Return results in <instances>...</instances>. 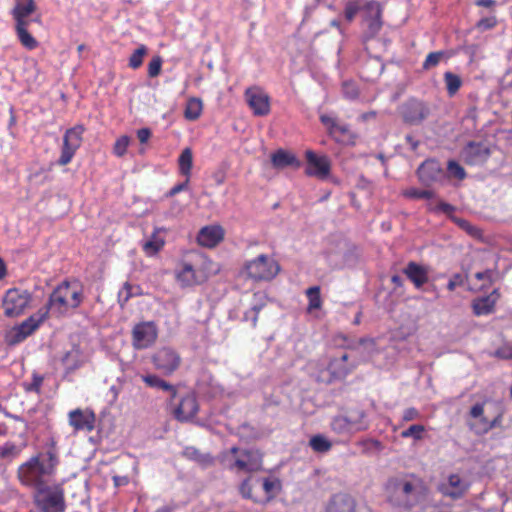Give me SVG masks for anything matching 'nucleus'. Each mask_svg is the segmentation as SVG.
Returning <instances> with one entry per match:
<instances>
[{"instance_id": "nucleus-53", "label": "nucleus", "mask_w": 512, "mask_h": 512, "mask_svg": "<svg viewBox=\"0 0 512 512\" xmlns=\"http://www.w3.org/2000/svg\"><path fill=\"white\" fill-rule=\"evenodd\" d=\"M133 286L126 282L123 288L119 291V302L123 306L133 296Z\"/></svg>"}, {"instance_id": "nucleus-7", "label": "nucleus", "mask_w": 512, "mask_h": 512, "mask_svg": "<svg viewBox=\"0 0 512 512\" xmlns=\"http://www.w3.org/2000/svg\"><path fill=\"white\" fill-rule=\"evenodd\" d=\"M32 300V295L27 290L18 288L9 289L2 300L4 315L9 318L18 317L24 313Z\"/></svg>"}, {"instance_id": "nucleus-37", "label": "nucleus", "mask_w": 512, "mask_h": 512, "mask_svg": "<svg viewBox=\"0 0 512 512\" xmlns=\"http://www.w3.org/2000/svg\"><path fill=\"white\" fill-rule=\"evenodd\" d=\"M444 80L446 83L447 91L450 95H454L462 84L460 77L452 72H446L444 74Z\"/></svg>"}, {"instance_id": "nucleus-2", "label": "nucleus", "mask_w": 512, "mask_h": 512, "mask_svg": "<svg viewBox=\"0 0 512 512\" xmlns=\"http://www.w3.org/2000/svg\"><path fill=\"white\" fill-rule=\"evenodd\" d=\"M422 489L421 480L412 475L392 477L385 487L388 501L405 509H410L419 502Z\"/></svg>"}, {"instance_id": "nucleus-18", "label": "nucleus", "mask_w": 512, "mask_h": 512, "mask_svg": "<svg viewBox=\"0 0 512 512\" xmlns=\"http://www.w3.org/2000/svg\"><path fill=\"white\" fill-rule=\"evenodd\" d=\"M199 409L194 394L189 393L182 397L180 403L173 409L174 417L180 422H187L194 418Z\"/></svg>"}, {"instance_id": "nucleus-16", "label": "nucleus", "mask_w": 512, "mask_h": 512, "mask_svg": "<svg viewBox=\"0 0 512 512\" xmlns=\"http://www.w3.org/2000/svg\"><path fill=\"white\" fill-rule=\"evenodd\" d=\"M307 166L306 174L324 180L330 174L331 163L326 155H317L311 150L305 153Z\"/></svg>"}, {"instance_id": "nucleus-63", "label": "nucleus", "mask_w": 512, "mask_h": 512, "mask_svg": "<svg viewBox=\"0 0 512 512\" xmlns=\"http://www.w3.org/2000/svg\"><path fill=\"white\" fill-rule=\"evenodd\" d=\"M460 226L463 229H465L470 235H474L475 236V235H478V233H479V230L476 227L472 226L470 223H468L465 220H462L460 222Z\"/></svg>"}, {"instance_id": "nucleus-58", "label": "nucleus", "mask_w": 512, "mask_h": 512, "mask_svg": "<svg viewBox=\"0 0 512 512\" xmlns=\"http://www.w3.org/2000/svg\"><path fill=\"white\" fill-rule=\"evenodd\" d=\"M484 414V405L481 403L475 404L469 412V416L472 419H478L479 417H482Z\"/></svg>"}, {"instance_id": "nucleus-50", "label": "nucleus", "mask_w": 512, "mask_h": 512, "mask_svg": "<svg viewBox=\"0 0 512 512\" xmlns=\"http://www.w3.org/2000/svg\"><path fill=\"white\" fill-rule=\"evenodd\" d=\"M447 169L452 176L459 180L464 179L466 176L464 168L460 166L456 161H449Z\"/></svg>"}, {"instance_id": "nucleus-21", "label": "nucleus", "mask_w": 512, "mask_h": 512, "mask_svg": "<svg viewBox=\"0 0 512 512\" xmlns=\"http://www.w3.org/2000/svg\"><path fill=\"white\" fill-rule=\"evenodd\" d=\"M69 423L75 430H86L88 432L94 429L95 415L90 410L76 409L69 413Z\"/></svg>"}, {"instance_id": "nucleus-45", "label": "nucleus", "mask_w": 512, "mask_h": 512, "mask_svg": "<svg viewBox=\"0 0 512 512\" xmlns=\"http://www.w3.org/2000/svg\"><path fill=\"white\" fill-rule=\"evenodd\" d=\"M252 477H248L240 484L239 492L243 498L251 499L254 502H258L257 498L252 495Z\"/></svg>"}, {"instance_id": "nucleus-31", "label": "nucleus", "mask_w": 512, "mask_h": 512, "mask_svg": "<svg viewBox=\"0 0 512 512\" xmlns=\"http://www.w3.org/2000/svg\"><path fill=\"white\" fill-rule=\"evenodd\" d=\"M178 165L180 173L186 177H190L193 165V154L190 148H185L179 156Z\"/></svg>"}, {"instance_id": "nucleus-17", "label": "nucleus", "mask_w": 512, "mask_h": 512, "mask_svg": "<svg viewBox=\"0 0 512 512\" xmlns=\"http://www.w3.org/2000/svg\"><path fill=\"white\" fill-rule=\"evenodd\" d=\"M469 489V483L458 474L450 475L447 480L439 485V491L446 497L454 500L462 498Z\"/></svg>"}, {"instance_id": "nucleus-10", "label": "nucleus", "mask_w": 512, "mask_h": 512, "mask_svg": "<svg viewBox=\"0 0 512 512\" xmlns=\"http://www.w3.org/2000/svg\"><path fill=\"white\" fill-rule=\"evenodd\" d=\"M83 131L84 128L81 125H77L66 131L63 138L61 156L58 160L59 165L65 166L72 160L75 152L81 146Z\"/></svg>"}, {"instance_id": "nucleus-32", "label": "nucleus", "mask_w": 512, "mask_h": 512, "mask_svg": "<svg viewBox=\"0 0 512 512\" xmlns=\"http://www.w3.org/2000/svg\"><path fill=\"white\" fill-rule=\"evenodd\" d=\"M184 455L203 466H211L214 463V459L210 454H203L194 447H187L184 450Z\"/></svg>"}, {"instance_id": "nucleus-9", "label": "nucleus", "mask_w": 512, "mask_h": 512, "mask_svg": "<svg viewBox=\"0 0 512 512\" xmlns=\"http://www.w3.org/2000/svg\"><path fill=\"white\" fill-rule=\"evenodd\" d=\"M48 315V308H41L20 325L16 326L8 335L9 344H16L31 335Z\"/></svg>"}, {"instance_id": "nucleus-23", "label": "nucleus", "mask_w": 512, "mask_h": 512, "mask_svg": "<svg viewBox=\"0 0 512 512\" xmlns=\"http://www.w3.org/2000/svg\"><path fill=\"white\" fill-rule=\"evenodd\" d=\"M326 512H356V503L346 493L335 494L329 501Z\"/></svg>"}, {"instance_id": "nucleus-57", "label": "nucleus", "mask_w": 512, "mask_h": 512, "mask_svg": "<svg viewBox=\"0 0 512 512\" xmlns=\"http://www.w3.org/2000/svg\"><path fill=\"white\" fill-rule=\"evenodd\" d=\"M43 382V377L37 374L33 375L32 383L26 387L27 391H36L38 392Z\"/></svg>"}, {"instance_id": "nucleus-11", "label": "nucleus", "mask_w": 512, "mask_h": 512, "mask_svg": "<svg viewBox=\"0 0 512 512\" xmlns=\"http://www.w3.org/2000/svg\"><path fill=\"white\" fill-rule=\"evenodd\" d=\"M152 362L162 374L171 375L179 368L181 357L174 349L163 347L152 356Z\"/></svg>"}, {"instance_id": "nucleus-5", "label": "nucleus", "mask_w": 512, "mask_h": 512, "mask_svg": "<svg viewBox=\"0 0 512 512\" xmlns=\"http://www.w3.org/2000/svg\"><path fill=\"white\" fill-rule=\"evenodd\" d=\"M35 502L41 512H64V491L60 485L43 486L35 493Z\"/></svg>"}, {"instance_id": "nucleus-22", "label": "nucleus", "mask_w": 512, "mask_h": 512, "mask_svg": "<svg viewBox=\"0 0 512 512\" xmlns=\"http://www.w3.org/2000/svg\"><path fill=\"white\" fill-rule=\"evenodd\" d=\"M224 237V231L220 226L203 227L197 236L199 245L207 248H213L218 245Z\"/></svg>"}, {"instance_id": "nucleus-20", "label": "nucleus", "mask_w": 512, "mask_h": 512, "mask_svg": "<svg viewBox=\"0 0 512 512\" xmlns=\"http://www.w3.org/2000/svg\"><path fill=\"white\" fill-rule=\"evenodd\" d=\"M419 180L424 185H430L433 182L440 180L444 172L436 160H426L417 170Z\"/></svg>"}, {"instance_id": "nucleus-19", "label": "nucleus", "mask_w": 512, "mask_h": 512, "mask_svg": "<svg viewBox=\"0 0 512 512\" xmlns=\"http://www.w3.org/2000/svg\"><path fill=\"white\" fill-rule=\"evenodd\" d=\"M69 282H64L58 286L50 295L48 305L45 308L55 310L59 314L64 313L70 307L69 298Z\"/></svg>"}, {"instance_id": "nucleus-41", "label": "nucleus", "mask_w": 512, "mask_h": 512, "mask_svg": "<svg viewBox=\"0 0 512 512\" xmlns=\"http://www.w3.org/2000/svg\"><path fill=\"white\" fill-rule=\"evenodd\" d=\"M17 36L21 44L29 50H33L38 46L37 40L28 32V30H21L20 33H17Z\"/></svg>"}, {"instance_id": "nucleus-33", "label": "nucleus", "mask_w": 512, "mask_h": 512, "mask_svg": "<svg viewBox=\"0 0 512 512\" xmlns=\"http://www.w3.org/2000/svg\"><path fill=\"white\" fill-rule=\"evenodd\" d=\"M202 101L198 98H191L188 100L185 108V118L191 121L198 119L202 112Z\"/></svg>"}, {"instance_id": "nucleus-60", "label": "nucleus", "mask_w": 512, "mask_h": 512, "mask_svg": "<svg viewBox=\"0 0 512 512\" xmlns=\"http://www.w3.org/2000/svg\"><path fill=\"white\" fill-rule=\"evenodd\" d=\"M348 127L346 125L339 124L337 122L336 127L333 129V133H331V136L335 139H338L340 135H344L348 133Z\"/></svg>"}, {"instance_id": "nucleus-54", "label": "nucleus", "mask_w": 512, "mask_h": 512, "mask_svg": "<svg viewBox=\"0 0 512 512\" xmlns=\"http://www.w3.org/2000/svg\"><path fill=\"white\" fill-rule=\"evenodd\" d=\"M501 421H502V415L498 414L492 420H489V422H484L483 423L484 426L480 427L479 430L487 431V433H488L491 429L500 426Z\"/></svg>"}, {"instance_id": "nucleus-13", "label": "nucleus", "mask_w": 512, "mask_h": 512, "mask_svg": "<svg viewBox=\"0 0 512 512\" xmlns=\"http://www.w3.org/2000/svg\"><path fill=\"white\" fill-rule=\"evenodd\" d=\"M382 9L378 2L370 1L363 8V23L365 25V37L373 38L381 29Z\"/></svg>"}, {"instance_id": "nucleus-30", "label": "nucleus", "mask_w": 512, "mask_h": 512, "mask_svg": "<svg viewBox=\"0 0 512 512\" xmlns=\"http://www.w3.org/2000/svg\"><path fill=\"white\" fill-rule=\"evenodd\" d=\"M177 279L184 286L194 285L201 281L193 266L187 263L184 264L182 269L177 273Z\"/></svg>"}, {"instance_id": "nucleus-52", "label": "nucleus", "mask_w": 512, "mask_h": 512, "mask_svg": "<svg viewBox=\"0 0 512 512\" xmlns=\"http://www.w3.org/2000/svg\"><path fill=\"white\" fill-rule=\"evenodd\" d=\"M129 143L130 139L128 136H121L114 145V153L119 157L123 156Z\"/></svg>"}, {"instance_id": "nucleus-61", "label": "nucleus", "mask_w": 512, "mask_h": 512, "mask_svg": "<svg viewBox=\"0 0 512 512\" xmlns=\"http://www.w3.org/2000/svg\"><path fill=\"white\" fill-rule=\"evenodd\" d=\"M188 182H189V177H187L186 181H184L183 183H180V184H177L176 186H174L169 191L168 196L172 197V196L176 195L177 193L186 190L187 186H188Z\"/></svg>"}, {"instance_id": "nucleus-8", "label": "nucleus", "mask_w": 512, "mask_h": 512, "mask_svg": "<svg viewBox=\"0 0 512 512\" xmlns=\"http://www.w3.org/2000/svg\"><path fill=\"white\" fill-rule=\"evenodd\" d=\"M399 113L404 123L419 125L429 117L431 110L423 101L412 98L400 106Z\"/></svg>"}, {"instance_id": "nucleus-6", "label": "nucleus", "mask_w": 512, "mask_h": 512, "mask_svg": "<svg viewBox=\"0 0 512 512\" xmlns=\"http://www.w3.org/2000/svg\"><path fill=\"white\" fill-rule=\"evenodd\" d=\"M242 272L256 281L271 280L278 274L279 265L272 258L259 255L256 259L246 262Z\"/></svg>"}, {"instance_id": "nucleus-34", "label": "nucleus", "mask_w": 512, "mask_h": 512, "mask_svg": "<svg viewBox=\"0 0 512 512\" xmlns=\"http://www.w3.org/2000/svg\"><path fill=\"white\" fill-rule=\"evenodd\" d=\"M36 10L34 0H17L14 9L12 10L13 16L28 17Z\"/></svg>"}, {"instance_id": "nucleus-46", "label": "nucleus", "mask_w": 512, "mask_h": 512, "mask_svg": "<svg viewBox=\"0 0 512 512\" xmlns=\"http://www.w3.org/2000/svg\"><path fill=\"white\" fill-rule=\"evenodd\" d=\"M425 428L423 425L415 424L411 425L408 429L401 432V436L403 438H409L413 437L414 439H421L422 433L424 432Z\"/></svg>"}, {"instance_id": "nucleus-43", "label": "nucleus", "mask_w": 512, "mask_h": 512, "mask_svg": "<svg viewBox=\"0 0 512 512\" xmlns=\"http://www.w3.org/2000/svg\"><path fill=\"white\" fill-rule=\"evenodd\" d=\"M445 53L442 51L432 52L428 54L426 60L423 63V69L429 70L435 66H437L440 61L444 58Z\"/></svg>"}, {"instance_id": "nucleus-27", "label": "nucleus", "mask_w": 512, "mask_h": 512, "mask_svg": "<svg viewBox=\"0 0 512 512\" xmlns=\"http://www.w3.org/2000/svg\"><path fill=\"white\" fill-rule=\"evenodd\" d=\"M142 379L149 387L169 392L171 395V400L176 397L177 391L175 387L159 376L145 375L142 377Z\"/></svg>"}, {"instance_id": "nucleus-59", "label": "nucleus", "mask_w": 512, "mask_h": 512, "mask_svg": "<svg viewBox=\"0 0 512 512\" xmlns=\"http://www.w3.org/2000/svg\"><path fill=\"white\" fill-rule=\"evenodd\" d=\"M16 20V33H20L21 30H27L29 21L26 19L27 17L13 16Z\"/></svg>"}, {"instance_id": "nucleus-14", "label": "nucleus", "mask_w": 512, "mask_h": 512, "mask_svg": "<svg viewBox=\"0 0 512 512\" xmlns=\"http://www.w3.org/2000/svg\"><path fill=\"white\" fill-rule=\"evenodd\" d=\"M158 331L153 322H143L134 326L132 340L134 348L141 350L150 347L157 339Z\"/></svg>"}, {"instance_id": "nucleus-38", "label": "nucleus", "mask_w": 512, "mask_h": 512, "mask_svg": "<svg viewBox=\"0 0 512 512\" xmlns=\"http://www.w3.org/2000/svg\"><path fill=\"white\" fill-rule=\"evenodd\" d=\"M147 54V48L144 45L139 46L129 58V66L132 69L139 68L143 63V58Z\"/></svg>"}, {"instance_id": "nucleus-4", "label": "nucleus", "mask_w": 512, "mask_h": 512, "mask_svg": "<svg viewBox=\"0 0 512 512\" xmlns=\"http://www.w3.org/2000/svg\"><path fill=\"white\" fill-rule=\"evenodd\" d=\"M366 418V413L362 409H348L343 414L335 416L330 427L334 433L349 437L368 428Z\"/></svg>"}, {"instance_id": "nucleus-64", "label": "nucleus", "mask_w": 512, "mask_h": 512, "mask_svg": "<svg viewBox=\"0 0 512 512\" xmlns=\"http://www.w3.org/2000/svg\"><path fill=\"white\" fill-rule=\"evenodd\" d=\"M496 355L501 358H512V348H500L496 351Z\"/></svg>"}, {"instance_id": "nucleus-55", "label": "nucleus", "mask_w": 512, "mask_h": 512, "mask_svg": "<svg viewBox=\"0 0 512 512\" xmlns=\"http://www.w3.org/2000/svg\"><path fill=\"white\" fill-rule=\"evenodd\" d=\"M419 417H420V413L417 409L408 408V409L404 410L403 415H402V420L405 422H408V421L416 420Z\"/></svg>"}, {"instance_id": "nucleus-47", "label": "nucleus", "mask_w": 512, "mask_h": 512, "mask_svg": "<svg viewBox=\"0 0 512 512\" xmlns=\"http://www.w3.org/2000/svg\"><path fill=\"white\" fill-rule=\"evenodd\" d=\"M163 60L159 55L154 56L148 65V75L151 78L157 77L161 72Z\"/></svg>"}, {"instance_id": "nucleus-36", "label": "nucleus", "mask_w": 512, "mask_h": 512, "mask_svg": "<svg viewBox=\"0 0 512 512\" xmlns=\"http://www.w3.org/2000/svg\"><path fill=\"white\" fill-rule=\"evenodd\" d=\"M363 8H364V5L362 4V0H350V1H348L346 3V5H345V10H344L345 19L348 22L353 21V19L355 18L356 14L360 10H363Z\"/></svg>"}, {"instance_id": "nucleus-62", "label": "nucleus", "mask_w": 512, "mask_h": 512, "mask_svg": "<svg viewBox=\"0 0 512 512\" xmlns=\"http://www.w3.org/2000/svg\"><path fill=\"white\" fill-rule=\"evenodd\" d=\"M151 136V131L148 128H141L137 131V137L141 143H146Z\"/></svg>"}, {"instance_id": "nucleus-35", "label": "nucleus", "mask_w": 512, "mask_h": 512, "mask_svg": "<svg viewBox=\"0 0 512 512\" xmlns=\"http://www.w3.org/2000/svg\"><path fill=\"white\" fill-rule=\"evenodd\" d=\"M309 444L315 452H319V453H325V452L329 451L332 447L331 442L326 437H324L322 435L313 436L310 439Z\"/></svg>"}, {"instance_id": "nucleus-56", "label": "nucleus", "mask_w": 512, "mask_h": 512, "mask_svg": "<svg viewBox=\"0 0 512 512\" xmlns=\"http://www.w3.org/2000/svg\"><path fill=\"white\" fill-rule=\"evenodd\" d=\"M320 120L327 127L329 134L331 135V133H333V129L336 127L337 121L327 115H321Z\"/></svg>"}, {"instance_id": "nucleus-3", "label": "nucleus", "mask_w": 512, "mask_h": 512, "mask_svg": "<svg viewBox=\"0 0 512 512\" xmlns=\"http://www.w3.org/2000/svg\"><path fill=\"white\" fill-rule=\"evenodd\" d=\"M218 461L226 469L236 472H257L262 469V454L256 449H240L236 446L222 451Z\"/></svg>"}, {"instance_id": "nucleus-51", "label": "nucleus", "mask_w": 512, "mask_h": 512, "mask_svg": "<svg viewBox=\"0 0 512 512\" xmlns=\"http://www.w3.org/2000/svg\"><path fill=\"white\" fill-rule=\"evenodd\" d=\"M343 94L348 99H355L358 96V87L355 83L345 81L342 86Z\"/></svg>"}, {"instance_id": "nucleus-12", "label": "nucleus", "mask_w": 512, "mask_h": 512, "mask_svg": "<svg viewBox=\"0 0 512 512\" xmlns=\"http://www.w3.org/2000/svg\"><path fill=\"white\" fill-rule=\"evenodd\" d=\"M246 103L255 116H266L270 112V97L260 87L253 86L244 93Z\"/></svg>"}, {"instance_id": "nucleus-28", "label": "nucleus", "mask_w": 512, "mask_h": 512, "mask_svg": "<svg viewBox=\"0 0 512 512\" xmlns=\"http://www.w3.org/2000/svg\"><path fill=\"white\" fill-rule=\"evenodd\" d=\"M495 302L496 297L493 294L478 298L473 301V312L478 316L487 315L493 311Z\"/></svg>"}, {"instance_id": "nucleus-15", "label": "nucleus", "mask_w": 512, "mask_h": 512, "mask_svg": "<svg viewBox=\"0 0 512 512\" xmlns=\"http://www.w3.org/2000/svg\"><path fill=\"white\" fill-rule=\"evenodd\" d=\"M491 155V149L485 142L470 141L461 151V157L468 165L484 164Z\"/></svg>"}, {"instance_id": "nucleus-49", "label": "nucleus", "mask_w": 512, "mask_h": 512, "mask_svg": "<svg viewBox=\"0 0 512 512\" xmlns=\"http://www.w3.org/2000/svg\"><path fill=\"white\" fill-rule=\"evenodd\" d=\"M484 422H489V419L482 415V417H479L478 419H475V421L468 420L467 425L470 428L471 431H473L477 435H484L487 433V431H480L479 428L484 426Z\"/></svg>"}, {"instance_id": "nucleus-42", "label": "nucleus", "mask_w": 512, "mask_h": 512, "mask_svg": "<svg viewBox=\"0 0 512 512\" xmlns=\"http://www.w3.org/2000/svg\"><path fill=\"white\" fill-rule=\"evenodd\" d=\"M20 453V449L12 443L0 447V458L12 460Z\"/></svg>"}, {"instance_id": "nucleus-29", "label": "nucleus", "mask_w": 512, "mask_h": 512, "mask_svg": "<svg viewBox=\"0 0 512 512\" xmlns=\"http://www.w3.org/2000/svg\"><path fill=\"white\" fill-rule=\"evenodd\" d=\"M348 360V355L345 353L341 356L340 359H335L329 364V371L334 378H343L345 377L354 367H346L343 364Z\"/></svg>"}, {"instance_id": "nucleus-39", "label": "nucleus", "mask_w": 512, "mask_h": 512, "mask_svg": "<svg viewBox=\"0 0 512 512\" xmlns=\"http://www.w3.org/2000/svg\"><path fill=\"white\" fill-rule=\"evenodd\" d=\"M307 296L309 298V306L308 309L314 310L318 309L321 306V298H320V289L317 286H313L308 288Z\"/></svg>"}, {"instance_id": "nucleus-44", "label": "nucleus", "mask_w": 512, "mask_h": 512, "mask_svg": "<svg viewBox=\"0 0 512 512\" xmlns=\"http://www.w3.org/2000/svg\"><path fill=\"white\" fill-rule=\"evenodd\" d=\"M68 298L71 308H76L80 305L82 301V294L75 284L69 283Z\"/></svg>"}, {"instance_id": "nucleus-48", "label": "nucleus", "mask_w": 512, "mask_h": 512, "mask_svg": "<svg viewBox=\"0 0 512 512\" xmlns=\"http://www.w3.org/2000/svg\"><path fill=\"white\" fill-rule=\"evenodd\" d=\"M404 196H406L408 198H415V199H421V198L430 199V198H432L433 193L430 190H418L415 188H411V189L405 190Z\"/></svg>"}, {"instance_id": "nucleus-1", "label": "nucleus", "mask_w": 512, "mask_h": 512, "mask_svg": "<svg viewBox=\"0 0 512 512\" xmlns=\"http://www.w3.org/2000/svg\"><path fill=\"white\" fill-rule=\"evenodd\" d=\"M58 457L54 449H49L32 457L18 468V479L24 485L36 490L47 485L58 465Z\"/></svg>"}, {"instance_id": "nucleus-24", "label": "nucleus", "mask_w": 512, "mask_h": 512, "mask_svg": "<svg viewBox=\"0 0 512 512\" xmlns=\"http://www.w3.org/2000/svg\"><path fill=\"white\" fill-rule=\"evenodd\" d=\"M404 273L417 288H420L428 281L427 268L415 262H409L404 269Z\"/></svg>"}, {"instance_id": "nucleus-40", "label": "nucleus", "mask_w": 512, "mask_h": 512, "mask_svg": "<svg viewBox=\"0 0 512 512\" xmlns=\"http://www.w3.org/2000/svg\"><path fill=\"white\" fill-rule=\"evenodd\" d=\"M263 490L267 495V501L274 497L275 491L280 489V482L276 479L264 478L262 482Z\"/></svg>"}, {"instance_id": "nucleus-25", "label": "nucleus", "mask_w": 512, "mask_h": 512, "mask_svg": "<svg viewBox=\"0 0 512 512\" xmlns=\"http://www.w3.org/2000/svg\"><path fill=\"white\" fill-rule=\"evenodd\" d=\"M271 162L273 167L277 169H284L286 167L299 168L301 166V162L294 154L282 149L277 150L271 155Z\"/></svg>"}, {"instance_id": "nucleus-26", "label": "nucleus", "mask_w": 512, "mask_h": 512, "mask_svg": "<svg viewBox=\"0 0 512 512\" xmlns=\"http://www.w3.org/2000/svg\"><path fill=\"white\" fill-rule=\"evenodd\" d=\"M160 231V229L155 230L150 238L143 243L142 249L146 255L154 256L163 248L165 240L159 235Z\"/></svg>"}]
</instances>
